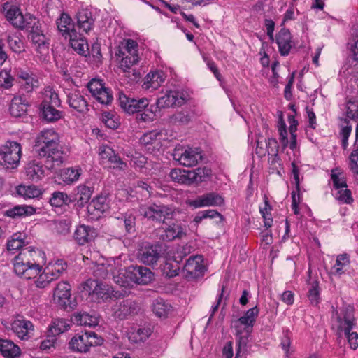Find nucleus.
Instances as JSON below:
<instances>
[{"label": "nucleus", "mask_w": 358, "mask_h": 358, "mask_svg": "<svg viewBox=\"0 0 358 358\" xmlns=\"http://www.w3.org/2000/svg\"><path fill=\"white\" fill-rule=\"evenodd\" d=\"M347 117L355 120L358 118V101L350 100L346 106Z\"/></svg>", "instance_id": "nucleus-60"}, {"label": "nucleus", "mask_w": 358, "mask_h": 358, "mask_svg": "<svg viewBox=\"0 0 358 358\" xmlns=\"http://www.w3.org/2000/svg\"><path fill=\"white\" fill-rule=\"evenodd\" d=\"M308 297L312 305L316 306L320 302V288L317 281H314L308 290Z\"/></svg>", "instance_id": "nucleus-50"}, {"label": "nucleus", "mask_w": 358, "mask_h": 358, "mask_svg": "<svg viewBox=\"0 0 358 358\" xmlns=\"http://www.w3.org/2000/svg\"><path fill=\"white\" fill-rule=\"evenodd\" d=\"M8 42L10 49L16 52L21 53L24 50V43L17 36H9Z\"/></svg>", "instance_id": "nucleus-57"}, {"label": "nucleus", "mask_w": 358, "mask_h": 358, "mask_svg": "<svg viewBox=\"0 0 358 358\" xmlns=\"http://www.w3.org/2000/svg\"><path fill=\"white\" fill-rule=\"evenodd\" d=\"M82 287L83 290L87 292L89 296L103 301L114 296L112 287L98 280L88 279L82 284Z\"/></svg>", "instance_id": "nucleus-7"}, {"label": "nucleus", "mask_w": 358, "mask_h": 358, "mask_svg": "<svg viewBox=\"0 0 358 358\" xmlns=\"http://www.w3.org/2000/svg\"><path fill=\"white\" fill-rule=\"evenodd\" d=\"M29 106L26 98L22 96H15L11 100L9 110L13 117H20L24 115Z\"/></svg>", "instance_id": "nucleus-24"}, {"label": "nucleus", "mask_w": 358, "mask_h": 358, "mask_svg": "<svg viewBox=\"0 0 358 358\" xmlns=\"http://www.w3.org/2000/svg\"><path fill=\"white\" fill-rule=\"evenodd\" d=\"M121 220H123L125 230L127 233L135 231L136 217L131 213H126L122 215Z\"/></svg>", "instance_id": "nucleus-51"}, {"label": "nucleus", "mask_w": 358, "mask_h": 358, "mask_svg": "<svg viewBox=\"0 0 358 358\" xmlns=\"http://www.w3.org/2000/svg\"><path fill=\"white\" fill-rule=\"evenodd\" d=\"M71 201L70 197L66 193L62 192H55L50 199L51 206L55 207H61Z\"/></svg>", "instance_id": "nucleus-45"}, {"label": "nucleus", "mask_w": 358, "mask_h": 358, "mask_svg": "<svg viewBox=\"0 0 358 358\" xmlns=\"http://www.w3.org/2000/svg\"><path fill=\"white\" fill-rule=\"evenodd\" d=\"M35 208L31 206H16L6 211V215L16 218L22 216L31 215L35 213Z\"/></svg>", "instance_id": "nucleus-35"}, {"label": "nucleus", "mask_w": 358, "mask_h": 358, "mask_svg": "<svg viewBox=\"0 0 358 358\" xmlns=\"http://www.w3.org/2000/svg\"><path fill=\"white\" fill-rule=\"evenodd\" d=\"M77 27L80 30L87 33L94 26V20L92 13L86 9L79 10L76 15Z\"/></svg>", "instance_id": "nucleus-26"}, {"label": "nucleus", "mask_w": 358, "mask_h": 358, "mask_svg": "<svg viewBox=\"0 0 358 358\" xmlns=\"http://www.w3.org/2000/svg\"><path fill=\"white\" fill-rule=\"evenodd\" d=\"M118 102L121 108L129 114L138 113L145 109L149 105V101L146 98L135 99L127 96L122 92L118 94Z\"/></svg>", "instance_id": "nucleus-11"}, {"label": "nucleus", "mask_w": 358, "mask_h": 358, "mask_svg": "<svg viewBox=\"0 0 358 358\" xmlns=\"http://www.w3.org/2000/svg\"><path fill=\"white\" fill-rule=\"evenodd\" d=\"M120 58L119 64L120 68L124 72L128 71L132 66L137 64L139 61V57H128L124 56H117Z\"/></svg>", "instance_id": "nucleus-54"}, {"label": "nucleus", "mask_w": 358, "mask_h": 358, "mask_svg": "<svg viewBox=\"0 0 358 358\" xmlns=\"http://www.w3.org/2000/svg\"><path fill=\"white\" fill-rule=\"evenodd\" d=\"M11 329L20 339L27 340L30 331H33V324L22 317H17L11 323Z\"/></svg>", "instance_id": "nucleus-21"}, {"label": "nucleus", "mask_w": 358, "mask_h": 358, "mask_svg": "<svg viewBox=\"0 0 358 358\" xmlns=\"http://www.w3.org/2000/svg\"><path fill=\"white\" fill-rule=\"evenodd\" d=\"M335 196L337 200L344 203L349 204L353 201L351 192L347 187L338 189Z\"/></svg>", "instance_id": "nucleus-58"}, {"label": "nucleus", "mask_w": 358, "mask_h": 358, "mask_svg": "<svg viewBox=\"0 0 358 358\" xmlns=\"http://www.w3.org/2000/svg\"><path fill=\"white\" fill-rule=\"evenodd\" d=\"M337 315V322H338V329L340 332H346L352 331L355 328L357 324L354 317V308L351 306H346L343 307L338 314Z\"/></svg>", "instance_id": "nucleus-13"}, {"label": "nucleus", "mask_w": 358, "mask_h": 358, "mask_svg": "<svg viewBox=\"0 0 358 358\" xmlns=\"http://www.w3.org/2000/svg\"><path fill=\"white\" fill-rule=\"evenodd\" d=\"M49 270H45L42 273H39V276L37 280H35V285L38 288H45L51 282L50 275H49Z\"/></svg>", "instance_id": "nucleus-59"}, {"label": "nucleus", "mask_w": 358, "mask_h": 358, "mask_svg": "<svg viewBox=\"0 0 358 358\" xmlns=\"http://www.w3.org/2000/svg\"><path fill=\"white\" fill-rule=\"evenodd\" d=\"M52 105L41 104L42 116L48 122H56L62 117V112Z\"/></svg>", "instance_id": "nucleus-33"}, {"label": "nucleus", "mask_w": 358, "mask_h": 358, "mask_svg": "<svg viewBox=\"0 0 358 358\" xmlns=\"http://www.w3.org/2000/svg\"><path fill=\"white\" fill-rule=\"evenodd\" d=\"M25 173L27 177L34 182H38L45 177L43 165L36 160L31 161L26 165Z\"/></svg>", "instance_id": "nucleus-27"}, {"label": "nucleus", "mask_w": 358, "mask_h": 358, "mask_svg": "<svg viewBox=\"0 0 358 358\" xmlns=\"http://www.w3.org/2000/svg\"><path fill=\"white\" fill-rule=\"evenodd\" d=\"M3 10L7 20L14 27L21 29L29 28L27 22L25 21L23 15L17 6L6 2L3 6Z\"/></svg>", "instance_id": "nucleus-15"}, {"label": "nucleus", "mask_w": 358, "mask_h": 358, "mask_svg": "<svg viewBox=\"0 0 358 358\" xmlns=\"http://www.w3.org/2000/svg\"><path fill=\"white\" fill-rule=\"evenodd\" d=\"M91 208H93L100 213H104L109 208L108 199L104 196H96L90 202L88 206L89 210Z\"/></svg>", "instance_id": "nucleus-46"}, {"label": "nucleus", "mask_w": 358, "mask_h": 358, "mask_svg": "<svg viewBox=\"0 0 358 358\" xmlns=\"http://www.w3.org/2000/svg\"><path fill=\"white\" fill-rule=\"evenodd\" d=\"M348 166L350 171L358 175V145H354V150L349 156Z\"/></svg>", "instance_id": "nucleus-56"}, {"label": "nucleus", "mask_w": 358, "mask_h": 358, "mask_svg": "<svg viewBox=\"0 0 358 358\" xmlns=\"http://www.w3.org/2000/svg\"><path fill=\"white\" fill-rule=\"evenodd\" d=\"M350 264L349 255L346 253L337 256L336 264L334 266L335 273L341 275L343 273V267Z\"/></svg>", "instance_id": "nucleus-52"}, {"label": "nucleus", "mask_w": 358, "mask_h": 358, "mask_svg": "<svg viewBox=\"0 0 358 358\" xmlns=\"http://www.w3.org/2000/svg\"><path fill=\"white\" fill-rule=\"evenodd\" d=\"M17 194L24 198H36L41 195L42 192L36 186H23L20 185L17 189Z\"/></svg>", "instance_id": "nucleus-42"}, {"label": "nucleus", "mask_w": 358, "mask_h": 358, "mask_svg": "<svg viewBox=\"0 0 358 358\" xmlns=\"http://www.w3.org/2000/svg\"><path fill=\"white\" fill-rule=\"evenodd\" d=\"M159 238L163 241H171L176 238H182L187 234V227L181 224L173 223L168 227L159 229Z\"/></svg>", "instance_id": "nucleus-16"}, {"label": "nucleus", "mask_w": 358, "mask_h": 358, "mask_svg": "<svg viewBox=\"0 0 358 358\" xmlns=\"http://www.w3.org/2000/svg\"><path fill=\"white\" fill-rule=\"evenodd\" d=\"M127 280L139 285H147L153 280V273L148 268L142 266H130L124 273Z\"/></svg>", "instance_id": "nucleus-9"}, {"label": "nucleus", "mask_w": 358, "mask_h": 358, "mask_svg": "<svg viewBox=\"0 0 358 358\" xmlns=\"http://www.w3.org/2000/svg\"><path fill=\"white\" fill-rule=\"evenodd\" d=\"M73 322L80 326L95 327L99 324V318L94 313L91 314L84 312L76 314Z\"/></svg>", "instance_id": "nucleus-30"}, {"label": "nucleus", "mask_w": 358, "mask_h": 358, "mask_svg": "<svg viewBox=\"0 0 358 358\" xmlns=\"http://www.w3.org/2000/svg\"><path fill=\"white\" fill-rule=\"evenodd\" d=\"M154 313L159 317H165L171 310V306L162 299H157L152 305Z\"/></svg>", "instance_id": "nucleus-41"}, {"label": "nucleus", "mask_w": 358, "mask_h": 358, "mask_svg": "<svg viewBox=\"0 0 358 358\" xmlns=\"http://www.w3.org/2000/svg\"><path fill=\"white\" fill-rule=\"evenodd\" d=\"M171 180L178 183H187L189 182L188 177V171H182L181 169H172L169 173Z\"/></svg>", "instance_id": "nucleus-49"}, {"label": "nucleus", "mask_w": 358, "mask_h": 358, "mask_svg": "<svg viewBox=\"0 0 358 358\" xmlns=\"http://www.w3.org/2000/svg\"><path fill=\"white\" fill-rule=\"evenodd\" d=\"M69 38L70 44L72 48L78 54L83 56L89 55V48L86 40L81 36L80 33H70Z\"/></svg>", "instance_id": "nucleus-25"}, {"label": "nucleus", "mask_w": 358, "mask_h": 358, "mask_svg": "<svg viewBox=\"0 0 358 358\" xmlns=\"http://www.w3.org/2000/svg\"><path fill=\"white\" fill-rule=\"evenodd\" d=\"M331 178L334 187L336 190L347 187L345 180L341 176L340 173H336V171L333 170Z\"/></svg>", "instance_id": "nucleus-62"}, {"label": "nucleus", "mask_w": 358, "mask_h": 358, "mask_svg": "<svg viewBox=\"0 0 358 358\" xmlns=\"http://www.w3.org/2000/svg\"><path fill=\"white\" fill-rule=\"evenodd\" d=\"M159 257L160 246L159 245L147 244L142 246L137 253L138 259L148 266L156 264Z\"/></svg>", "instance_id": "nucleus-14"}, {"label": "nucleus", "mask_w": 358, "mask_h": 358, "mask_svg": "<svg viewBox=\"0 0 358 358\" xmlns=\"http://www.w3.org/2000/svg\"><path fill=\"white\" fill-rule=\"evenodd\" d=\"M99 155L101 159H107L110 162L114 156H116L115 150L108 145H102L99 148Z\"/></svg>", "instance_id": "nucleus-64"}, {"label": "nucleus", "mask_w": 358, "mask_h": 358, "mask_svg": "<svg viewBox=\"0 0 358 358\" xmlns=\"http://www.w3.org/2000/svg\"><path fill=\"white\" fill-rule=\"evenodd\" d=\"M138 210L141 215L158 222H165L166 220L174 219L176 215V211L172 207L164 204L142 206Z\"/></svg>", "instance_id": "nucleus-5"}, {"label": "nucleus", "mask_w": 358, "mask_h": 358, "mask_svg": "<svg viewBox=\"0 0 358 358\" xmlns=\"http://www.w3.org/2000/svg\"><path fill=\"white\" fill-rule=\"evenodd\" d=\"M210 174V170L206 167H199L192 171H188L189 182H201Z\"/></svg>", "instance_id": "nucleus-37"}, {"label": "nucleus", "mask_w": 358, "mask_h": 358, "mask_svg": "<svg viewBox=\"0 0 358 358\" xmlns=\"http://www.w3.org/2000/svg\"><path fill=\"white\" fill-rule=\"evenodd\" d=\"M97 234L94 228L82 224L78 226L74 231L73 238L80 245H84L92 241Z\"/></svg>", "instance_id": "nucleus-20"}, {"label": "nucleus", "mask_w": 358, "mask_h": 358, "mask_svg": "<svg viewBox=\"0 0 358 358\" xmlns=\"http://www.w3.org/2000/svg\"><path fill=\"white\" fill-rule=\"evenodd\" d=\"M138 43L132 39H127L125 44L122 45V48L117 53V56H124L128 57H139L138 54Z\"/></svg>", "instance_id": "nucleus-34"}, {"label": "nucleus", "mask_w": 358, "mask_h": 358, "mask_svg": "<svg viewBox=\"0 0 358 358\" xmlns=\"http://www.w3.org/2000/svg\"><path fill=\"white\" fill-rule=\"evenodd\" d=\"M276 43L278 45L280 55L282 56L288 55L291 48L294 45L289 29L286 28H282L280 29L276 34Z\"/></svg>", "instance_id": "nucleus-22"}, {"label": "nucleus", "mask_w": 358, "mask_h": 358, "mask_svg": "<svg viewBox=\"0 0 358 358\" xmlns=\"http://www.w3.org/2000/svg\"><path fill=\"white\" fill-rule=\"evenodd\" d=\"M71 285L67 282H60L54 289L53 299L56 303L63 308L71 304Z\"/></svg>", "instance_id": "nucleus-17"}, {"label": "nucleus", "mask_w": 358, "mask_h": 358, "mask_svg": "<svg viewBox=\"0 0 358 358\" xmlns=\"http://www.w3.org/2000/svg\"><path fill=\"white\" fill-rule=\"evenodd\" d=\"M57 27L62 36L67 38L70 33L76 32L75 25L70 16L66 13H62L59 20L57 21Z\"/></svg>", "instance_id": "nucleus-29"}, {"label": "nucleus", "mask_w": 358, "mask_h": 358, "mask_svg": "<svg viewBox=\"0 0 358 358\" xmlns=\"http://www.w3.org/2000/svg\"><path fill=\"white\" fill-rule=\"evenodd\" d=\"M254 324L249 321V320L245 316L241 317L239 319L232 322L233 327H243L244 328L245 335L244 337L240 338V343L246 345L248 341V337L252 330Z\"/></svg>", "instance_id": "nucleus-31"}, {"label": "nucleus", "mask_w": 358, "mask_h": 358, "mask_svg": "<svg viewBox=\"0 0 358 358\" xmlns=\"http://www.w3.org/2000/svg\"><path fill=\"white\" fill-rule=\"evenodd\" d=\"M71 222L66 220H59L55 222V229L60 234L65 235L69 232Z\"/></svg>", "instance_id": "nucleus-63"}, {"label": "nucleus", "mask_w": 358, "mask_h": 358, "mask_svg": "<svg viewBox=\"0 0 358 358\" xmlns=\"http://www.w3.org/2000/svg\"><path fill=\"white\" fill-rule=\"evenodd\" d=\"M155 113L152 110L145 108L142 112L138 113L136 115V120L138 123L150 122L154 120Z\"/></svg>", "instance_id": "nucleus-53"}, {"label": "nucleus", "mask_w": 358, "mask_h": 358, "mask_svg": "<svg viewBox=\"0 0 358 358\" xmlns=\"http://www.w3.org/2000/svg\"><path fill=\"white\" fill-rule=\"evenodd\" d=\"M203 261L202 256L196 255L190 257L184 266V271L187 276L192 278L201 277L205 271L204 266L201 264Z\"/></svg>", "instance_id": "nucleus-18"}, {"label": "nucleus", "mask_w": 358, "mask_h": 358, "mask_svg": "<svg viewBox=\"0 0 358 358\" xmlns=\"http://www.w3.org/2000/svg\"><path fill=\"white\" fill-rule=\"evenodd\" d=\"M0 352L5 358H17L21 355L18 345L10 340L0 338Z\"/></svg>", "instance_id": "nucleus-28"}, {"label": "nucleus", "mask_w": 358, "mask_h": 358, "mask_svg": "<svg viewBox=\"0 0 358 358\" xmlns=\"http://www.w3.org/2000/svg\"><path fill=\"white\" fill-rule=\"evenodd\" d=\"M150 333L151 331L149 328H133L129 333V339L134 343L144 342L149 337Z\"/></svg>", "instance_id": "nucleus-38"}, {"label": "nucleus", "mask_w": 358, "mask_h": 358, "mask_svg": "<svg viewBox=\"0 0 358 358\" xmlns=\"http://www.w3.org/2000/svg\"><path fill=\"white\" fill-rule=\"evenodd\" d=\"M14 78L8 71H0V87L4 89H9L13 86Z\"/></svg>", "instance_id": "nucleus-61"}, {"label": "nucleus", "mask_w": 358, "mask_h": 358, "mask_svg": "<svg viewBox=\"0 0 358 358\" xmlns=\"http://www.w3.org/2000/svg\"><path fill=\"white\" fill-rule=\"evenodd\" d=\"M92 194V190L85 185H79L77 187V193L76 195V200L78 207H83L87 204Z\"/></svg>", "instance_id": "nucleus-36"}, {"label": "nucleus", "mask_w": 358, "mask_h": 358, "mask_svg": "<svg viewBox=\"0 0 358 358\" xmlns=\"http://www.w3.org/2000/svg\"><path fill=\"white\" fill-rule=\"evenodd\" d=\"M99 103L104 105L111 103L113 96L111 90L109 88L104 87L100 90L97 94L93 96Z\"/></svg>", "instance_id": "nucleus-48"}, {"label": "nucleus", "mask_w": 358, "mask_h": 358, "mask_svg": "<svg viewBox=\"0 0 358 358\" xmlns=\"http://www.w3.org/2000/svg\"><path fill=\"white\" fill-rule=\"evenodd\" d=\"M34 151L43 159L48 170L56 172L64 162V152L59 148V137L52 129L40 132L35 140Z\"/></svg>", "instance_id": "nucleus-1"}, {"label": "nucleus", "mask_w": 358, "mask_h": 358, "mask_svg": "<svg viewBox=\"0 0 358 358\" xmlns=\"http://www.w3.org/2000/svg\"><path fill=\"white\" fill-rule=\"evenodd\" d=\"M41 252L30 248L22 249L14 259L15 273L25 279L35 278L41 273L42 266L38 259Z\"/></svg>", "instance_id": "nucleus-2"}, {"label": "nucleus", "mask_w": 358, "mask_h": 358, "mask_svg": "<svg viewBox=\"0 0 358 358\" xmlns=\"http://www.w3.org/2000/svg\"><path fill=\"white\" fill-rule=\"evenodd\" d=\"M69 329V324L64 319L55 320L48 329V334L55 336L61 334Z\"/></svg>", "instance_id": "nucleus-43"}, {"label": "nucleus", "mask_w": 358, "mask_h": 358, "mask_svg": "<svg viewBox=\"0 0 358 358\" xmlns=\"http://www.w3.org/2000/svg\"><path fill=\"white\" fill-rule=\"evenodd\" d=\"M224 203V199L215 192L207 193L196 197L190 202L194 208L203 206H220Z\"/></svg>", "instance_id": "nucleus-19"}, {"label": "nucleus", "mask_w": 358, "mask_h": 358, "mask_svg": "<svg viewBox=\"0 0 358 358\" xmlns=\"http://www.w3.org/2000/svg\"><path fill=\"white\" fill-rule=\"evenodd\" d=\"M43 99L41 104L52 105L53 106H59L61 104L58 94L50 87H46L43 93Z\"/></svg>", "instance_id": "nucleus-39"}, {"label": "nucleus", "mask_w": 358, "mask_h": 358, "mask_svg": "<svg viewBox=\"0 0 358 358\" xmlns=\"http://www.w3.org/2000/svg\"><path fill=\"white\" fill-rule=\"evenodd\" d=\"M114 315L120 320L137 315L141 307L136 301L127 299L117 302L113 307Z\"/></svg>", "instance_id": "nucleus-12"}, {"label": "nucleus", "mask_w": 358, "mask_h": 358, "mask_svg": "<svg viewBox=\"0 0 358 358\" xmlns=\"http://www.w3.org/2000/svg\"><path fill=\"white\" fill-rule=\"evenodd\" d=\"M164 81V74L162 71L149 73L145 77L144 85L146 89H157Z\"/></svg>", "instance_id": "nucleus-32"}, {"label": "nucleus", "mask_w": 358, "mask_h": 358, "mask_svg": "<svg viewBox=\"0 0 358 358\" xmlns=\"http://www.w3.org/2000/svg\"><path fill=\"white\" fill-rule=\"evenodd\" d=\"M24 235L22 233H15L8 240L6 246L8 251L15 252L25 245Z\"/></svg>", "instance_id": "nucleus-40"}, {"label": "nucleus", "mask_w": 358, "mask_h": 358, "mask_svg": "<svg viewBox=\"0 0 358 358\" xmlns=\"http://www.w3.org/2000/svg\"><path fill=\"white\" fill-rule=\"evenodd\" d=\"M67 103L70 108L78 113H83L88 110L87 102L78 91H73L68 94Z\"/></svg>", "instance_id": "nucleus-23"}, {"label": "nucleus", "mask_w": 358, "mask_h": 358, "mask_svg": "<svg viewBox=\"0 0 358 358\" xmlns=\"http://www.w3.org/2000/svg\"><path fill=\"white\" fill-rule=\"evenodd\" d=\"M66 266V264L63 263L62 261H58L51 266L45 268L46 270H49V275L52 281L57 279L64 273Z\"/></svg>", "instance_id": "nucleus-47"}, {"label": "nucleus", "mask_w": 358, "mask_h": 358, "mask_svg": "<svg viewBox=\"0 0 358 358\" xmlns=\"http://www.w3.org/2000/svg\"><path fill=\"white\" fill-rule=\"evenodd\" d=\"M29 20V22H27L29 28H26L30 32L29 38L35 45L36 50L40 55V57H45L49 52V40L43 34L39 20L31 16Z\"/></svg>", "instance_id": "nucleus-3"}, {"label": "nucleus", "mask_w": 358, "mask_h": 358, "mask_svg": "<svg viewBox=\"0 0 358 358\" xmlns=\"http://www.w3.org/2000/svg\"><path fill=\"white\" fill-rule=\"evenodd\" d=\"M188 96L184 91L170 90L158 98L157 106L159 108L180 106L187 101Z\"/></svg>", "instance_id": "nucleus-10"}, {"label": "nucleus", "mask_w": 358, "mask_h": 358, "mask_svg": "<svg viewBox=\"0 0 358 358\" xmlns=\"http://www.w3.org/2000/svg\"><path fill=\"white\" fill-rule=\"evenodd\" d=\"M173 157L180 164L187 167L196 166L199 161L202 159L199 148H184L182 146L176 147Z\"/></svg>", "instance_id": "nucleus-8"}, {"label": "nucleus", "mask_w": 358, "mask_h": 358, "mask_svg": "<svg viewBox=\"0 0 358 358\" xmlns=\"http://www.w3.org/2000/svg\"><path fill=\"white\" fill-rule=\"evenodd\" d=\"M103 339L93 331L76 334L69 343V348L73 352H87L92 346L102 344Z\"/></svg>", "instance_id": "nucleus-4"}, {"label": "nucleus", "mask_w": 358, "mask_h": 358, "mask_svg": "<svg viewBox=\"0 0 358 358\" xmlns=\"http://www.w3.org/2000/svg\"><path fill=\"white\" fill-rule=\"evenodd\" d=\"M80 175V170L78 168H66L64 169L61 173L60 176L62 180L67 183L70 184L77 180Z\"/></svg>", "instance_id": "nucleus-44"}, {"label": "nucleus", "mask_w": 358, "mask_h": 358, "mask_svg": "<svg viewBox=\"0 0 358 358\" xmlns=\"http://www.w3.org/2000/svg\"><path fill=\"white\" fill-rule=\"evenodd\" d=\"M21 145L15 141H8L0 149V164L9 169L17 167L21 158Z\"/></svg>", "instance_id": "nucleus-6"}, {"label": "nucleus", "mask_w": 358, "mask_h": 358, "mask_svg": "<svg viewBox=\"0 0 358 358\" xmlns=\"http://www.w3.org/2000/svg\"><path fill=\"white\" fill-rule=\"evenodd\" d=\"M161 134V131L157 130L148 131L141 137L140 142L145 145L153 144Z\"/></svg>", "instance_id": "nucleus-55"}]
</instances>
